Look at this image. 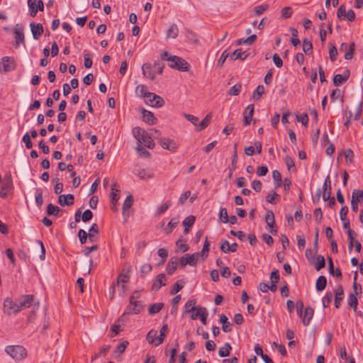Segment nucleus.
Listing matches in <instances>:
<instances>
[{
  "label": "nucleus",
  "mask_w": 363,
  "mask_h": 363,
  "mask_svg": "<svg viewBox=\"0 0 363 363\" xmlns=\"http://www.w3.org/2000/svg\"><path fill=\"white\" fill-rule=\"evenodd\" d=\"M278 198H279V195L277 194L274 191H272L267 196L266 201L269 203L274 204L276 203L275 199Z\"/></svg>",
  "instance_id": "54"
},
{
  "label": "nucleus",
  "mask_w": 363,
  "mask_h": 363,
  "mask_svg": "<svg viewBox=\"0 0 363 363\" xmlns=\"http://www.w3.org/2000/svg\"><path fill=\"white\" fill-rule=\"evenodd\" d=\"M129 342L127 340L123 341L121 343H120L116 348L114 352L121 354L124 352L126 347H128Z\"/></svg>",
  "instance_id": "51"
},
{
  "label": "nucleus",
  "mask_w": 363,
  "mask_h": 363,
  "mask_svg": "<svg viewBox=\"0 0 363 363\" xmlns=\"http://www.w3.org/2000/svg\"><path fill=\"white\" fill-rule=\"evenodd\" d=\"M269 6L267 4L259 5L254 8L253 11L256 16H259L263 13L267 9Z\"/></svg>",
  "instance_id": "57"
},
{
  "label": "nucleus",
  "mask_w": 363,
  "mask_h": 363,
  "mask_svg": "<svg viewBox=\"0 0 363 363\" xmlns=\"http://www.w3.org/2000/svg\"><path fill=\"white\" fill-rule=\"evenodd\" d=\"M33 301V295H23L20 298L19 300V308L20 310L25 309L26 308H29Z\"/></svg>",
  "instance_id": "13"
},
{
  "label": "nucleus",
  "mask_w": 363,
  "mask_h": 363,
  "mask_svg": "<svg viewBox=\"0 0 363 363\" xmlns=\"http://www.w3.org/2000/svg\"><path fill=\"white\" fill-rule=\"evenodd\" d=\"M357 277V272H355L354 278H353V279H354V285H353L354 294H355V296L359 295L362 293L361 284H357L356 282Z\"/></svg>",
  "instance_id": "48"
},
{
  "label": "nucleus",
  "mask_w": 363,
  "mask_h": 363,
  "mask_svg": "<svg viewBox=\"0 0 363 363\" xmlns=\"http://www.w3.org/2000/svg\"><path fill=\"white\" fill-rule=\"evenodd\" d=\"M219 322L222 324V330L223 332L229 333L232 330V324L228 322V318L225 315H220Z\"/></svg>",
  "instance_id": "26"
},
{
  "label": "nucleus",
  "mask_w": 363,
  "mask_h": 363,
  "mask_svg": "<svg viewBox=\"0 0 363 363\" xmlns=\"http://www.w3.org/2000/svg\"><path fill=\"white\" fill-rule=\"evenodd\" d=\"M284 161L289 171L296 172V167L292 157L286 156L284 159Z\"/></svg>",
  "instance_id": "44"
},
{
  "label": "nucleus",
  "mask_w": 363,
  "mask_h": 363,
  "mask_svg": "<svg viewBox=\"0 0 363 363\" xmlns=\"http://www.w3.org/2000/svg\"><path fill=\"white\" fill-rule=\"evenodd\" d=\"M211 118H212L211 113H208L206 116V117L204 118V119H203L201 121V123L197 125L196 129V131L199 132V131L202 130L203 129L206 128L210 123Z\"/></svg>",
  "instance_id": "32"
},
{
  "label": "nucleus",
  "mask_w": 363,
  "mask_h": 363,
  "mask_svg": "<svg viewBox=\"0 0 363 363\" xmlns=\"http://www.w3.org/2000/svg\"><path fill=\"white\" fill-rule=\"evenodd\" d=\"M4 72H9L15 69L14 60L10 57H4L1 60Z\"/></svg>",
  "instance_id": "17"
},
{
  "label": "nucleus",
  "mask_w": 363,
  "mask_h": 363,
  "mask_svg": "<svg viewBox=\"0 0 363 363\" xmlns=\"http://www.w3.org/2000/svg\"><path fill=\"white\" fill-rule=\"evenodd\" d=\"M354 49H355V44L354 42H352L350 45L349 50L345 55V60H351L353 57Z\"/></svg>",
  "instance_id": "60"
},
{
  "label": "nucleus",
  "mask_w": 363,
  "mask_h": 363,
  "mask_svg": "<svg viewBox=\"0 0 363 363\" xmlns=\"http://www.w3.org/2000/svg\"><path fill=\"white\" fill-rule=\"evenodd\" d=\"M254 113V105L250 104L247 106L245 112L244 113V125H248L250 124Z\"/></svg>",
  "instance_id": "23"
},
{
  "label": "nucleus",
  "mask_w": 363,
  "mask_h": 363,
  "mask_svg": "<svg viewBox=\"0 0 363 363\" xmlns=\"http://www.w3.org/2000/svg\"><path fill=\"white\" fill-rule=\"evenodd\" d=\"M219 218L223 223L228 222V216L227 209L225 208H221L219 213Z\"/></svg>",
  "instance_id": "61"
},
{
  "label": "nucleus",
  "mask_w": 363,
  "mask_h": 363,
  "mask_svg": "<svg viewBox=\"0 0 363 363\" xmlns=\"http://www.w3.org/2000/svg\"><path fill=\"white\" fill-rule=\"evenodd\" d=\"M178 223H179V220L177 218H172L171 220L167 224V228L164 229L165 233L167 234H169L172 231V229L177 226Z\"/></svg>",
  "instance_id": "46"
},
{
  "label": "nucleus",
  "mask_w": 363,
  "mask_h": 363,
  "mask_svg": "<svg viewBox=\"0 0 363 363\" xmlns=\"http://www.w3.org/2000/svg\"><path fill=\"white\" fill-rule=\"evenodd\" d=\"M78 236H79L80 242L82 244H84L86 242L87 237L89 236V234H87V233L85 230L80 229L78 232Z\"/></svg>",
  "instance_id": "63"
},
{
  "label": "nucleus",
  "mask_w": 363,
  "mask_h": 363,
  "mask_svg": "<svg viewBox=\"0 0 363 363\" xmlns=\"http://www.w3.org/2000/svg\"><path fill=\"white\" fill-rule=\"evenodd\" d=\"M136 150L141 157H149L150 155V152L140 144H138Z\"/></svg>",
  "instance_id": "62"
},
{
  "label": "nucleus",
  "mask_w": 363,
  "mask_h": 363,
  "mask_svg": "<svg viewBox=\"0 0 363 363\" xmlns=\"http://www.w3.org/2000/svg\"><path fill=\"white\" fill-rule=\"evenodd\" d=\"M303 50L306 55H311L313 50V45L310 40L305 38L303 40Z\"/></svg>",
  "instance_id": "38"
},
{
  "label": "nucleus",
  "mask_w": 363,
  "mask_h": 363,
  "mask_svg": "<svg viewBox=\"0 0 363 363\" xmlns=\"http://www.w3.org/2000/svg\"><path fill=\"white\" fill-rule=\"evenodd\" d=\"M5 351L11 358L16 361H20L26 356V349L21 345L7 346Z\"/></svg>",
  "instance_id": "2"
},
{
  "label": "nucleus",
  "mask_w": 363,
  "mask_h": 363,
  "mask_svg": "<svg viewBox=\"0 0 363 363\" xmlns=\"http://www.w3.org/2000/svg\"><path fill=\"white\" fill-rule=\"evenodd\" d=\"M166 277L164 274H160L156 277V279L152 286V290L157 291L162 286L166 285Z\"/></svg>",
  "instance_id": "15"
},
{
  "label": "nucleus",
  "mask_w": 363,
  "mask_h": 363,
  "mask_svg": "<svg viewBox=\"0 0 363 363\" xmlns=\"http://www.w3.org/2000/svg\"><path fill=\"white\" fill-rule=\"evenodd\" d=\"M159 143L162 148L172 152H175L178 148V145L176 142L167 138H161Z\"/></svg>",
  "instance_id": "8"
},
{
  "label": "nucleus",
  "mask_w": 363,
  "mask_h": 363,
  "mask_svg": "<svg viewBox=\"0 0 363 363\" xmlns=\"http://www.w3.org/2000/svg\"><path fill=\"white\" fill-rule=\"evenodd\" d=\"M177 258L172 257L167 264L166 270L168 274H172L177 269Z\"/></svg>",
  "instance_id": "31"
},
{
  "label": "nucleus",
  "mask_w": 363,
  "mask_h": 363,
  "mask_svg": "<svg viewBox=\"0 0 363 363\" xmlns=\"http://www.w3.org/2000/svg\"><path fill=\"white\" fill-rule=\"evenodd\" d=\"M179 34V28L174 23L170 26L167 30V38H176Z\"/></svg>",
  "instance_id": "37"
},
{
  "label": "nucleus",
  "mask_w": 363,
  "mask_h": 363,
  "mask_svg": "<svg viewBox=\"0 0 363 363\" xmlns=\"http://www.w3.org/2000/svg\"><path fill=\"white\" fill-rule=\"evenodd\" d=\"M145 103L150 106L156 108H160L164 105V99L161 96L152 92H150L148 97L145 99Z\"/></svg>",
  "instance_id": "4"
},
{
  "label": "nucleus",
  "mask_w": 363,
  "mask_h": 363,
  "mask_svg": "<svg viewBox=\"0 0 363 363\" xmlns=\"http://www.w3.org/2000/svg\"><path fill=\"white\" fill-rule=\"evenodd\" d=\"M169 62L170 64L169 66L171 68L182 71L186 72L189 70V63L182 57L177 56H170L169 59Z\"/></svg>",
  "instance_id": "3"
},
{
  "label": "nucleus",
  "mask_w": 363,
  "mask_h": 363,
  "mask_svg": "<svg viewBox=\"0 0 363 363\" xmlns=\"http://www.w3.org/2000/svg\"><path fill=\"white\" fill-rule=\"evenodd\" d=\"M143 308V304L140 301H133V303L129 302V306L123 315L130 313L138 314L141 311Z\"/></svg>",
  "instance_id": "11"
},
{
  "label": "nucleus",
  "mask_w": 363,
  "mask_h": 363,
  "mask_svg": "<svg viewBox=\"0 0 363 363\" xmlns=\"http://www.w3.org/2000/svg\"><path fill=\"white\" fill-rule=\"evenodd\" d=\"M14 33H15V40H16V46H18L20 43H24V34H23V28L20 26L18 24L16 26V28L14 29Z\"/></svg>",
  "instance_id": "19"
},
{
  "label": "nucleus",
  "mask_w": 363,
  "mask_h": 363,
  "mask_svg": "<svg viewBox=\"0 0 363 363\" xmlns=\"http://www.w3.org/2000/svg\"><path fill=\"white\" fill-rule=\"evenodd\" d=\"M35 203L38 207H40L43 203V190L41 189H36Z\"/></svg>",
  "instance_id": "55"
},
{
  "label": "nucleus",
  "mask_w": 363,
  "mask_h": 363,
  "mask_svg": "<svg viewBox=\"0 0 363 363\" xmlns=\"http://www.w3.org/2000/svg\"><path fill=\"white\" fill-rule=\"evenodd\" d=\"M138 177L141 179H147L153 177V174L150 172H147L145 169H141L137 173Z\"/></svg>",
  "instance_id": "49"
},
{
  "label": "nucleus",
  "mask_w": 363,
  "mask_h": 363,
  "mask_svg": "<svg viewBox=\"0 0 363 363\" xmlns=\"http://www.w3.org/2000/svg\"><path fill=\"white\" fill-rule=\"evenodd\" d=\"M333 297V294L332 292L328 291L325 294V296L323 298L322 302L324 308H326L331 303Z\"/></svg>",
  "instance_id": "50"
},
{
  "label": "nucleus",
  "mask_w": 363,
  "mask_h": 363,
  "mask_svg": "<svg viewBox=\"0 0 363 363\" xmlns=\"http://www.w3.org/2000/svg\"><path fill=\"white\" fill-rule=\"evenodd\" d=\"M6 182L3 185L0 191V196L1 198H6L9 192L13 189V182L11 176L10 174L5 176Z\"/></svg>",
  "instance_id": "10"
},
{
  "label": "nucleus",
  "mask_w": 363,
  "mask_h": 363,
  "mask_svg": "<svg viewBox=\"0 0 363 363\" xmlns=\"http://www.w3.org/2000/svg\"><path fill=\"white\" fill-rule=\"evenodd\" d=\"M60 212V208L54 206L52 203H49L47 206V214L48 216H56Z\"/></svg>",
  "instance_id": "42"
},
{
  "label": "nucleus",
  "mask_w": 363,
  "mask_h": 363,
  "mask_svg": "<svg viewBox=\"0 0 363 363\" xmlns=\"http://www.w3.org/2000/svg\"><path fill=\"white\" fill-rule=\"evenodd\" d=\"M327 284V279L324 276H320L315 284V288L318 291H322L325 289Z\"/></svg>",
  "instance_id": "35"
},
{
  "label": "nucleus",
  "mask_w": 363,
  "mask_h": 363,
  "mask_svg": "<svg viewBox=\"0 0 363 363\" xmlns=\"http://www.w3.org/2000/svg\"><path fill=\"white\" fill-rule=\"evenodd\" d=\"M23 142L25 143L27 149H31L33 147V143L30 140V136L26 133L22 138Z\"/></svg>",
  "instance_id": "64"
},
{
  "label": "nucleus",
  "mask_w": 363,
  "mask_h": 363,
  "mask_svg": "<svg viewBox=\"0 0 363 363\" xmlns=\"http://www.w3.org/2000/svg\"><path fill=\"white\" fill-rule=\"evenodd\" d=\"M248 56V53L246 51H242L241 49L235 50L230 57L231 60H244Z\"/></svg>",
  "instance_id": "28"
},
{
  "label": "nucleus",
  "mask_w": 363,
  "mask_h": 363,
  "mask_svg": "<svg viewBox=\"0 0 363 363\" xmlns=\"http://www.w3.org/2000/svg\"><path fill=\"white\" fill-rule=\"evenodd\" d=\"M28 5L30 9V14L32 17H35L38 12L35 0H28Z\"/></svg>",
  "instance_id": "43"
},
{
  "label": "nucleus",
  "mask_w": 363,
  "mask_h": 363,
  "mask_svg": "<svg viewBox=\"0 0 363 363\" xmlns=\"http://www.w3.org/2000/svg\"><path fill=\"white\" fill-rule=\"evenodd\" d=\"M254 113V105L250 104L247 106L245 112L244 113V125H248L250 124Z\"/></svg>",
  "instance_id": "22"
},
{
  "label": "nucleus",
  "mask_w": 363,
  "mask_h": 363,
  "mask_svg": "<svg viewBox=\"0 0 363 363\" xmlns=\"http://www.w3.org/2000/svg\"><path fill=\"white\" fill-rule=\"evenodd\" d=\"M232 350V346L230 343H225L223 347L219 348L218 355L221 357H228L230 354V352Z\"/></svg>",
  "instance_id": "33"
},
{
  "label": "nucleus",
  "mask_w": 363,
  "mask_h": 363,
  "mask_svg": "<svg viewBox=\"0 0 363 363\" xmlns=\"http://www.w3.org/2000/svg\"><path fill=\"white\" fill-rule=\"evenodd\" d=\"M164 307L163 303H156L150 305L148 308L149 313L151 315L158 313Z\"/></svg>",
  "instance_id": "40"
},
{
  "label": "nucleus",
  "mask_w": 363,
  "mask_h": 363,
  "mask_svg": "<svg viewBox=\"0 0 363 363\" xmlns=\"http://www.w3.org/2000/svg\"><path fill=\"white\" fill-rule=\"evenodd\" d=\"M265 222L268 227L270 228L269 232L275 235L277 233L276 229H274L275 225L274 215L272 211H268L265 214Z\"/></svg>",
  "instance_id": "12"
},
{
  "label": "nucleus",
  "mask_w": 363,
  "mask_h": 363,
  "mask_svg": "<svg viewBox=\"0 0 363 363\" xmlns=\"http://www.w3.org/2000/svg\"><path fill=\"white\" fill-rule=\"evenodd\" d=\"M314 314V310L310 306L305 308L302 321L304 325H308Z\"/></svg>",
  "instance_id": "25"
},
{
  "label": "nucleus",
  "mask_w": 363,
  "mask_h": 363,
  "mask_svg": "<svg viewBox=\"0 0 363 363\" xmlns=\"http://www.w3.org/2000/svg\"><path fill=\"white\" fill-rule=\"evenodd\" d=\"M198 257L199 255L197 253H194L192 255L185 254L179 259L180 266L182 268L184 267L186 264L196 266L197 264Z\"/></svg>",
  "instance_id": "6"
},
{
  "label": "nucleus",
  "mask_w": 363,
  "mask_h": 363,
  "mask_svg": "<svg viewBox=\"0 0 363 363\" xmlns=\"http://www.w3.org/2000/svg\"><path fill=\"white\" fill-rule=\"evenodd\" d=\"M133 197L132 195H128L123 204V214L125 216L126 211L128 210L133 205Z\"/></svg>",
  "instance_id": "36"
},
{
  "label": "nucleus",
  "mask_w": 363,
  "mask_h": 363,
  "mask_svg": "<svg viewBox=\"0 0 363 363\" xmlns=\"http://www.w3.org/2000/svg\"><path fill=\"white\" fill-rule=\"evenodd\" d=\"M150 91H147V88L145 85L140 84L135 89V94L137 96L144 98L145 99L148 97Z\"/></svg>",
  "instance_id": "29"
},
{
  "label": "nucleus",
  "mask_w": 363,
  "mask_h": 363,
  "mask_svg": "<svg viewBox=\"0 0 363 363\" xmlns=\"http://www.w3.org/2000/svg\"><path fill=\"white\" fill-rule=\"evenodd\" d=\"M344 296V291L343 288L341 285L338 286L335 294V308H340V306L341 304V301L343 299Z\"/></svg>",
  "instance_id": "27"
},
{
  "label": "nucleus",
  "mask_w": 363,
  "mask_h": 363,
  "mask_svg": "<svg viewBox=\"0 0 363 363\" xmlns=\"http://www.w3.org/2000/svg\"><path fill=\"white\" fill-rule=\"evenodd\" d=\"M350 77V71L346 69L344 72V74H337L334 76L333 78V84L335 86H337L340 84L346 82Z\"/></svg>",
  "instance_id": "21"
},
{
  "label": "nucleus",
  "mask_w": 363,
  "mask_h": 363,
  "mask_svg": "<svg viewBox=\"0 0 363 363\" xmlns=\"http://www.w3.org/2000/svg\"><path fill=\"white\" fill-rule=\"evenodd\" d=\"M363 200V191L354 190L352 195L351 207L354 212L358 211V202Z\"/></svg>",
  "instance_id": "9"
},
{
  "label": "nucleus",
  "mask_w": 363,
  "mask_h": 363,
  "mask_svg": "<svg viewBox=\"0 0 363 363\" xmlns=\"http://www.w3.org/2000/svg\"><path fill=\"white\" fill-rule=\"evenodd\" d=\"M344 156L347 163H352L354 157V153L350 148L344 151Z\"/></svg>",
  "instance_id": "58"
},
{
  "label": "nucleus",
  "mask_w": 363,
  "mask_h": 363,
  "mask_svg": "<svg viewBox=\"0 0 363 363\" xmlns=\"http://www.w3.org/2000/svg\"><path fill=\"white\" fill-rule=\"evenodd\" d=\"M171 205V201H166L164 203H163L162 205H161L157 210V212H156V214L157 216H160L161 215L162 213H164L167 209L169 207V206Z\"/></svg>",
  "instance_id": "59"
},
{
  "label": "nucleus",
  "mask_w": 363,
  "mask_h": 363,
  "mask_svg": "<svg viewBox=\"0 0 363 363\" xmlns=\"http://www.w3.org/2000/svg\"><path fill=\"white\" fill-rule=\"evenodd\" d=\"M33 37L35 40H38L43 33V26L41 23H31L30 24Z\"/></svg>",
  "instance_id": "14"
},
{
  "label": "nucleus",
  "mask_w": 363,
  "mask_h": 363,
  "mask_svg": "<svg viewBox=\"0 0 363 363\" xmlns=\"http://www.w3.org/2000/svg\"><path fill=\"white\" fill-rule=\"evenodd\" d=\"M331 195V182L330 176H327L323 184V199L326 201Z\"/></svg>",
  "instance_id": "16"
},
{
  "label": "nucleus",
  "mask_w": 363,
  "mask_h": 363,
  "mask_svg": "<svg viewBox=\"0 0 363 363\" xmlns=\"http://www.w3.org/2000/svg\"><path fill=\"white\" fill-rule=\"evenodd\" d=\"M133 134L138 141V144L142 145L144 144L145 147L152 149L155 147V143L151 136L145 132V130L140 127H135L133 129Z\"/></svg>",
  "instance_id": "1"
},
{
  "label": "nucleus",
  "mask_w": 363,
  "mask_h": 363,
  "mask_svg": "<svg viewBox=\"0 0 363 363\" xmlns=\"http://www.w3.org/2000/svg\"><path fill=\"white\" fill-rule=\"evenodd\" d=\"M157 332L155 330H150L147 335V340L150 344H154L156 341Z\"/></svg>",
  "instance_id": "53"
},
{
  "label": "nucleus",
  "mask_w": 363,
  "mask_h": 363,
  "mask_svg": "<svg viewBox=\"0 0 363 363\" xmlns=\"http://www.w3.org/2000/svg\"><path fill=\"white\" fill-rule=\"evenodd\" d=\"M4 312L9 315L11 314L12 313H17L21 311L19 304L13 302L11 298H5L4 301Z\"/></svg>",
  "instance_id": "5"
},
{
  "label": "nucleus",
  "mask_w": 363,
  "mask_h": 363,
  "mask_svg": "<svg viewBox=\"0 0 363 363\" xmlns=\"http://www.w3.org/2000/svg\"><path fill=\"white\" fill-rule=\"evenodd\" d=\"M241 87H242L241 84H235L229 90L228 94L230 96H238L240 92Z\"/></svg>",
  "instance_id": "56"
},
{
  "label": "nucleus",
  "mask_w": 363,
  "mask_h": 363,
  "mask_svg": "<svg viewBox=\"0 0 363 363\" xmlns=\"http://www.w3.org/2000/svg\"><path fill=\"white\" fill-rule=\"evenodd\" d=\"M142 70L144 77H147L151 80H154L155 79V73L152 71V65L150 63L143 64Z\"/></svg>",
  "instance_id": "24"
},
{
  "label": "nucleus",
  "mask_w": 363,
  "mask_h": 363,
  "mask_svg": "<svg viewBox=\"0 0 363 363\" xmlns=\"http://www.w3.org/2000/svg\"><path fill=\"white\" fill-rule=\"evenodd\" d=\"M141 113L143 119L145 123H147L150 125H154L156 123L157 118L151 111L143 109Z\"/></svg>",
  "instance_id": "20"
},
{
  "label": "nucleus",
  "mask_w": 363,
  "mask_h": 363,
  "mask_svg": "<svg viewBox=\"0 0 363 363\" xmlns=\"http://www.w3.org/2000/svg\"><path fill=\"white\" fill-rule=\"evenodd\" d=\"M130 267H128V268L125 269L123 268L121 271V272L119 274V275L117 277L116 281L115 284L117 286H119L120 284H122L121 288L123 291H125V286H124V284L128 282L130 279L129 272H130Z\"/></svg>",
  "instance_id": "7"
},
{
  "label": "nucleus",
  "mask_w": 363,
  "mask_h": 363,
  "mask_svg": "<svg viewBox=\"0 0 363 363\" xmlns=\"http://www.w3.org/2000/svg\"><path fill=\"white\" fill-rule=\"evenodd\" d=\"M196 301L190 300L184 306L185 313H189L190 312H194L196 311L197 306H195Z\"/></svg>",
  "instance_id": "47"
},
{
  "label": "nucleus",
  "mask_w": 363,
  "mask_h": 363,
  "mask_svg": "<svg viewBox=\"0 0 363 363\" xmlns=\"http://www.w3.org/2000/svg\"><path fill=\"white\" fill-rule=\"evenodd\" d=\"M325 266V259L323 255L317 256V263L315 264V269L320 271Z\"/></svg>",
  "instance_id": "52"
},
{
  "label": "nucleus",
  "mask_w": 363,
  "mask_h": 363,
  "mask_svg": "<svg viewBox=\"0 0 363 363\" xmlns=\"http://www.w3.org/2000/svg\"><path fill=\"white\" fill-rule=\"evenodd\" d=\"M290 31L292 35L291 43L296 47L300 44V40L298 38V30L295 28H291Z\"/></svg>",
  "instance_id": "41"
},
{
  "label": "nucleus",
  "mask_w": 363,
  "mask_h": 363,
  "mask_svg": "<svg viewBox=\"0 0 363 363\" xmlns=\"http://www.w3.org/2000/svg\"><path fill=\"white\" fill-rule=\"evenodd\" d=\"M167 332H168V326L167 324H164L160 329V335L156 339V342L155 343V346H159L164 342Z\"/></svg>",
  "instance_id": "30"
},
{
  "label": "nucleus",
  "mask_w": 363,
  "mask_h": 363,
  "mask_svg": "<svg viewBox=\"0 0 363 363\" xmlns=\"http://www.w3.org/2000/svg\"><path fill=\"white\" fill-rule=\"evenodd\" d=\"M116 186H117L116 183H114L111 186V203L114 206L116 205V203L119 199L118 192L120 191V190L116 188Z\"/></svg>",
  "instance_id": "34"
},
{
  "label": "nucleus",
  "mask_w": 363,
  "mask_h": 363,
  "mask_svg": "<svg viewBox=\"0 0 363 363\" xmlns=\"http://www.w3.org/2000/svg\"><path fill=\"white\" fill-rule=\"evenodd\" d=\"M74 195L69 194L67 195H60L58 203L62 206H72L74 203Z\"/></svg>",
  "instance_id": "18"
},
{
  "label": "nucleus",
  "mask_w": 363,
  "mask_h": 363,
  "mask_svg": "<svg viewBox=\"0 0 363 363\" xmlns=\"http://www.w3.org/2000/svg\"><path fill=\"white\" fill-rule=\"evenodd\" d=\"M347 303L348 305L354 309V311H356L358 304L357 296H355V294H350L347 298Z\"/></svg>",
  "instance_id": "45"
},
{
  "label": "nucleus",
  "mask_w": 363,
  "mask_h": 363,
  "mask_svg": "<svg viewBox=\"0 0 363 363\" xmlns=\"http://www.w3.org/2000/svg\"><path fill=\"white\" fill-rule=\"evenodd\" d=\"M264 93V87L263 85H259L252 94V99L255 101H258Z\"/></svg>",
  "instance_id": "39"
}]
</instances>
